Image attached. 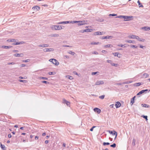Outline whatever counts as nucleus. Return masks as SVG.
<instances>
[{"label": "nucleus", "instance_id": "f257e3e1", "mask_svg": "<svg viewBox=\"0 0 150 150\" xmlns=\"http://www.w3.org/2000/svg\"><path fill=\"white\" fill-rule=\"evenodd\" d=\"M51 28L53 30H60L62 29H63L61 25H53L51 26Z\"/></svg>", "mask_w": 150, "mask_h": 150}, {"label": "nucleus", "instance_id": "f03ea898", "mask_svg": "<svg viewBox=\"0 0 150 150\" xmlns=\"http://www.w3.org/2000/svg\"><path fill=\"white\" fill-rule=\"evenodd\" d=\"M52 60V63L56 66H58L59 64V62L56 59H51L49 61Z\"/></svg>", "mask_w": 150, "mask_h": 150}, {"label": "nucleus", "instance_id": "7ed1b4c3", "mask_svg": "<svg viewBox=\"0 0 150 150\" xmlns=\"http://www.w3.org/2000/svg\"><path fill=\"white\" fill-rule=\"evenodd\" d=\"M108 132H109V133H110L111 134H112V135H115V139H116L117 136V133L115 131H108Z\"/></svg>", "mask_w": 150, "mask_h": 150}, {"label": "nucleus", "instance_id": "20e7f679", "mask_svg": "<svg viewBox=\"0 0 150 150\" xmlns=\"http://www.w3.org/2000/svg\"><path fill=\"white\" fill-rule=\"evenodd\" d=\"M148 91V89H145V90H143L140 91L139 93H138L137 94V95H141L142 93H146Z\"/></svg>", "mask_w": 150, "mask_h": 150}, {"label": "nucleus", "instance_id": "39448f33", "mask_svg": "<svg viewBox=\"0 0 150 150\" xmlns=\"http://www.w3.org/2000/svg\"><path fill=\"white\" fill-rule=\"evenodd\" d=\"M87 21H78V25H82L86 23Z\"/></svg>", "mask_w": 150, "mask_h": 150}, {"label": "nucleus", "instance_id": "423d86ee", "mask_svg": "<svg viewBox=\"0 0 150 150\" xmlns=\"http://www.w3.org/2000/svg\"><path fill=\"white\" fill-rule=\"evenodd\" d=\"M105 33L104 32H101L98 31V32H95L94 33V35H103V34H104Z\"/></svg>", "mask_w": 150, "mask_h": 150}, {"label": "nucleus", "instance_id": "0eeeda50", "mask_svg": "<svg viewBox=\"0 0 150 150\" xmlns=\"http://www.w3.org/2000/svg\"><path fill=\"white\" fill-rule=\"evenodd\" d=\"M104 83V82L103 81H98L95 84L96 85H100L101 84H103Z\"/></svg>", "mask_w": 150, "mask_h": 150}, {"label": "nucleus", "instance_id": "6e6552de", "mask_svg": "<svg viewBox=\"0 0 150 150\" xmlns=\"http://www.w3.org/2000/svg\"><path fill=\"white\" fill-rule=\"evenodd\" d=\"M113 38V37L111 36H103L102 38V39H111Z\"/></svg>", "mask_w": 150, "mask_h": 150}, {"label": "nucleus", "instance_id": "1a4fd4ad", "mask_svg": "<svg viewBox=\"0 0 150 150\" xmlns=\"http://www.w3.org/2000/svg\"><path fill=\"white\" fill-rule=\"evenodd\" d=\"M149 77V75L147 73H144L142 75L141 78H142L145 79Z\"/></svg>", "mask_w": 150, "mask_h": 150}, {"label": "nucleus", "instance_id": "9d476101", "mask_svg": "<svg viewBox=\"0 0 150 150\" xmlns=\"http://www.w3.org/2000/svg\"><path fill=\"white\" fill-rule=\"evenodd\" d=\"M54 49L53 48H45L43 50V51L45 52H49V51H53Z\"/></svg>", "mask_w": 150, "mask_h": 150}, {"label": "nucleus", "instance_id": "9b49d317", "mask_svg": "<svg viewBox=\"0 0 150 150\" xmlns=\"http://www.w3.org/2000/svg\"><path fill=\"white\" fill-rule=\"evenodd\" d=\"M93 110L95 112H96L98 114L100 113L101 111V110L100 109L97 108H94Z\"/></svg>", "mask_w": 150, "mask_h": 150}, {"label": "nucleus", "instance_id": "f8f14e48", "mask_svg": "<svg viewBox=\"0 0 150 150\" xmlns=\"http://www.w3.org/2000/svg\"><path fill=\"white\" fill-rule=\"evenodd\" d=\"M14 43H13V44L14 45H20L23 44L24 43V42L23 41H21L20 42H16V41H15Z\"/></svg>", "mask_w": 150, "mask_h": 150}, {"label": "nucleus", "instance_id": "ddd939ff", "mask_svg": "<svg viewBox=\"0 0 150 150\" xmlns=\"http://www.w3.org/2000/svg\"><path fill=\"white\" fill-rule=\"evenodd\" d=\"M24 54L23 53L18 54L16 53L14 55V56L16 57H22L23 56Z\"/></svg>", "mask_w": 150, "mask_h": 150}, {"label": "nucleus", "instance_id": "4468645a", "mask_svg": "<svg viewBox=\"0 0 150 150\" xmlns=\"http://www.w3.org/2000/svg\"><path fill=\"white\" fill-rule=\"evenodd\" d=\"M63 103H64L66 104L68 106L70 104V102L67 100H66L64 99H63Z\"/></svg>", "mask_w": 150, "mask_h": 150}, {"label": "nucleus", "instance_id": "2eb2a0df", "mask_svg": "<svg viewBox=\"0 0 150 150\" xmlns=\"http://www.w3.org/2000/svg\"><path fill=\"white\" fill-rule=\"evenodd\" d=\"M132 18L133 16H124V18L126 19V20H125V21H127L128 19H132Z\"/></svg>", "mask_w": 150, "mask_h": 150}, {"label": "nucleus", "instance_id": "dca6fc26", "mask_svg": "<svg viewBox=\"0 0 150 150\" xmlns=\"http://www.w3.org/2000/svg\"><path fill=\"white\" fill-rule=\"evenodd\" d=\"M121 105V104L120 102L117 101L116 103L115 106L117 108L120 107Z\"/></svg>", "mask_w": 150, "mask_h": 150}, {"label": "nucleus", "instance_id": "f3484780", "mask_svg": "<svg viewBox=\"0 0 150 150\" xmlns=\"http://www.w3.org/2000/svg\"><path fill=\"white\" fill-rule=\"evenodd\" d=\"M136 39L138 40L139 41H141V42H144L145 40L143 39H141L139 37L137 36H136Z\"/></svg>", "mask_w": 150, "mask_h": 150}, {"label": "nucleus", "instance_id": "a211bd4d", "mask_svg": "<svg viewBox=\"0 0 150 150\" xmlns=\"http://www.w3.org/2000/svg\"><path fill=\"white\" fill-rule=\"evenodd\" d=\"M70 23V22H69V21H62V22H60L57 23V24H67V23Z\"/></svg>", "mask_w": 150, "mask_h": 150}, {"label": "nucleus", "instance_id": "6ab92c4d", "mask_svg": "<svg viewBox=\"0 0 150 150\" xmlns=\"http://www.w3.org/2000/svg\"><path fill=\"white\" fill-rule=\"evenodd\" d=\"M32 9L35 11L36 10L38 11L40 9V8L38 6H35L33 7Z\"/></svg>", "mask_w": 150, "mask_h": 150}, {"label": "nucleus", "instance_id": "aec40b11", "mask_svg": "<svg viewBox=\"0 0 150 150\" xmlns=\"http://www.w3.org/2000/svg\"><path fill=\"white\" fill-rule=\"evenodd\" d=\"M142 28L145 31H148L150 30V27L148 26L142 27Z\"/></svg>", "mask_w": 150, "mask_h": 150}, {"label": "nucleus", "instance_id": "412c9836", "mask_svg": "<svg viewBox=\"0 0 150 150\" xmlns=\"http://www.w3.org/2000/svg\"><path fill=\"white\" fill-rule=\"evenodd\" d=\"M136 96H134L131 99V103L132 104L131 105H132L134 103V99L135 98Z\"/></svg>", "mask_w": 150, "mask_h": 150}, {"label": "nucleus", "instance_id": "4be33fe9", "mask_svg": "<svg viewBox=\"0 0 150 150\" xmlns=\"http://www.w3.org/2000/svg\"><path fill=\"white\" fill-rule=\"evenodd\" d=\"M136 35H132L128 36V38L130 39H135Z\"/></svg>", "mask_w": 150, "mask_h": 150}, {"label": "nucleus", "instance_id": "5701e85b", "mask_svg": "<svg viewBox=\"0 0 150 150\" xmlns=\"http://www.w3.org/2000/svg\"><path fill=\"white\" fill-rule=\"evenodd\" d=\"M141 106L142 107H144L145 108H149V105L145 104H141Z\"/></svg>", "mask_w": 150, "mask_h": 150}, {"label": "nucleus", "instance_id": "b1692460", "mask_svg": "<svg viewBox=\"0 0 150 150\" xmlns=\"http://www.w3.org/2000/svg\"><path fill=\"white\" fill-rule=\"evenodd\" d=\"M125 42H128V43H134L135 42V41L134 40H126Z\"/></svg>", "mask_w": 150, "mask_h": 150}, {"label": "nucleus", "instance_id": "393cba45", "mask_svg": "<svg viewBox=\"0 0 150 150\" xmlns=\"http://www.w3.org/2000/svg\"><path fill=\"white\" fill-rule=\"evenodd\" d=\"M12 47V46H2V47L5 49H8L11 48Z\"/></svg>", "mask_w": 150, "mask_h": 150}, {"label": "nucleus", "instance_id": "a878e982", "mask_svg": "<svg viewBox=\"0 0 150 150\" xmlns=\"http://www.w3.org/2000/svg\"><path fill=\"white\" fill-rule=\"evenodd\" d=\"M112 54L115 56H117V57H119V58H120V56H118V55H120L119 54V53H117V52H114V53H112Z\"/></svg>", "mask_w": 150, "mask_h": 150}, {"label": "nucleus", "instance_id": "bb28decb", "mask_svg": "<svg viewBox=\"0 0 150 150\" xmlns=\"http://www.w3.org/2000/svg\"><path fill=\"white\" fill-rule=\"evenodd\" d=\"M70 22L69 23H71L72 24L78 23V21H69Z\"/></svg>", "mask_w": 150, "mask_h": 150}, {"label": "nucleus", "instance_id": "cd10ccee", "mask_svg": "<svg viewBox=\"0 0 150 150\" xmlns=\"http://www.w3.org/2000/svg\"><path fill=\"white\" fill-rule=\"evenodd\" d=\"M92 30V29H85L83 31V32H91Z\"/></svg>", "mask_w": 150, "mask_h": 150}, {"label": "nucleus", "instance_id": "c85d7f7f", "mask_svg": "<svg viewBox=\"0 0 150 150\" xmlns=\"http://www.w3.org/2000/svg\"><path fill=\"white\" fill-rule=\"evenodd\" d=\"M68 52L69 54H71L73 55H74L75 54V53L74 52L71 51H69Z\"/></svg>", "mask_w": 150, "mask_h": 150}, {"label": "nucleus", "instance_id": "c756f323", "mask_svg": "<svg viewBox=\"0 0 150 150\" xmlns=\"http://www.w3.org/2000/svg\"><path fill=\"white\" fill-rule=\"evenodd\" d=\"M1 147L3 150H5L6 149L5 146L4 145L2 144L1 143Z\"/></svg>", "mask_w": 150, "mask_h": 150}, {"label": "nucleus", "instance_id": "7c9ffc66", "mask_svg": "<svg viewBox=\"0 0 150 150\" xmlns=\"http://www.w3.org/2000/svg\"><path fill=\"white\" fill-rule=\"evenodd\" d=\"M51 36L52 37H58L59 36V35L57 34H53Z\"/></svg>", "mask_w": 150, "mask_h": 150}, {"label": "nucleus", "instance_id": "2f4dec72", "mask_svg": "<svg viewBox=\"0 0 150 150\" xmlns=\"http://www.w3.org/2000/svg\"><path fill=\"white\" fill-rule=\"evenodd\" d=\"M112 46L111 45H107L104 46V47H112Z\"/></svg>", "mask_w": 150, "mask_h": 150}, {"label": "nucleus", "instance_id": "473e14b6", "mask_svg": "<svg viewBox=\"0 0 150 150\" xmlns=\"http://www.w3.org/2000/svg\"><path fill=\"white\" fill-rule=\"evenodd\" d=\"M117 46L118 47H125L126 46H125V45H123L122 44H119L117 45Z\"/></svg>", "mask_w": 150, "mask_h": 150}, {"label": "nucleus", "instance_id": "72a5a7b5", "mask_svg": "<svg viewBox=\"0 0 150 150\" xmlns=\"http://www.w3.org/2000/svg\"><path fill=\"white\" fill-rule=\"evenodd\" d=\"M100 44L99 42H92L91 43V45H98Z\"/></svg>", "mask_w": 150, "mask_h": 150}, {"label": "nucleus", "instance_id": "f704fd0d", "mask_svg": "<svg viewBox=\"0 0 150 150\" xmlns=\"http://www.w3.org/2000/svg\"><path fill=\"white\" fill-rule=\"evenodd\" d=\"M137 2L138 4H139V7H143V6L142 4L140 3V1H139V0H138L137 1Z\"/></svg>", "mask_w": 150, "mask_h": 150}, {"label": "nucleus", "instance_id": "c9c22d12", "mask_svg": "<svg viewBox=\"0 0 150 150\" xmlns=\"http://www.w3.org/2000/svg\"><path fill=\"white\" fill-rule=\"evenodd\" d=\"M66 77L67 78H68L70 80H71L73 79V78L72 76H69V75L66 76Z\"/></svg>", "mask_w": 150, "mask_h": 150}, {"label": "nucleus", "instance_id": "e433bc0d", "mask_svg": "<svg viewBox=\"0 0 150 150\" xmlns=\"http://www.w3.org/2000/svg\"><path fill=\"white\" fill-rule=\"evenodd\" d=\"M110 147H112L113 148H115L116 147V144L115 143H114L110 145Z\"/></svg>", "mask_w": 150, "mask_h": 150}, {"label": "nucleus", "instance_id": "4c0bfd02", "mask_svg": "<svg viewBox=\"0 0 150 150\" xmlns=\"http://www.w3.org/2000/svg\"><path fill=\"white\" fill-rule=\"evenodd\" d=\"M55 74V72H50L49 73V74L50 75H54Z\"/></svg>", "mask_w": 150, "mask_h": 150}, {"label": "nucleus", "instance_id": "58836bf2", "mask_svg": "<svg viewBox=\"0 0 150 150\" xmlns=\"http://www.w3.org/2000/svg\"><path fill=\"white\" fill-rule=\"evenodd\" d=\"M19 81L20 82H23L24 83H26L27 82V81L26 80H19Z\"/></svg>", "mask_w": 150, "mask_h": 150}, {"label": "nucleus", "instance_id": "ea45409f", "mask_svg": "<svg viewBox=\"0 0 150 150\" xmlns=\"http://www.w3.org/2000/svg\"><path fill=\"white\" fill-rule=\"evenodd\" d=\"M110 144V143L109 142H104L103 143V145L104 146H105L106 145H109Z\"/></svg>", "mask_w": 150, "mask_h": 150}, {"label": "nucleus", "instance_id": "a19ab883", "mask_svg": "<svg viewBox=\"0 0 150 150\" xmlns=\"http://www.w3.org/2000/svg\"><path fill=\"white\" fill-rule=\"evenodd\" d=\"M124 16H120L117 17L116 18H124Z\"/></svg>", "mask_w": 150, "mask_h": 150}, {"label": "nucleus", "instance_id": "79ce46f5", "mask_svg": "<svg viewBox=\"0 0 150 150\" xmlns=\"http://www.w3.org/2000/svg\"><path fill=\"white\" fill-rule=\"evenodd\" d=\"M142 117L144 118L147 121L148 120L147 116L143 115L142 116Z\"/></svg>", "mask_w": 150, "mask_h": 150}, {"label": "nucleus", "instance_id": "37998d69", "mask_svg": "<svg viewBox=\"0 0 150 150\" xmlns=\"http://www.w3.org/2000/svg\"><path fill=\"white\" fill-rule=\"evenodd\" d=\"M99 72H93L92 73V75H95L97 74H99Z\"/></svg>", "mask_w": 150, "mask_h": 150}, {"label": "nucleus", "instance_id": "c03bdc74", "mask_svg": "<svg viewBox=\"0 0 150 150\" xmlns=\"http://www.w3.org/2000/svg\"><path fill=\"white\" fill-rule=\"evenodd\" d=\"M131 47L132 48H137V46L136 45H132L131 46Z\"/></svg>", "mask_w": 150, "mask_h": 150}, {"label": "nucleus", "instance_id": "a18cd8bd", "mask_svg": "<svg viewBox=\"0 0 150 150\" xmlns=\"http://www.w3.org/2000/svg\"><path fill=\"white\" fill-rule=\"evenodd\" d=\"M30 59H28L23 60V62H29L30 61Z\"/></svg>", "mask_w": 150, "mask_h": 150}, {"label": "nucleus", "instance_id": "49530a36", "mask_svg": "<svg viewBox=\"0 0 150 150\" xmlns=\"http://www.w3.org/2000/svg\"><path fill=\"white\" fill-rule=\"evenodd\" d=\"M40 79L45 80H47L48 79L46 77H40Z\"/></svg>", "mask_w": 150, "mask_h": 150}, {"label": "nucleus", "instance_id": "de8ad7c7", "mask_svg": "<svg viewBox=\"0 0 150 150\" xmlns=\"http://www.w3.org/2000/svg\"><path fill=\"white\" fill-rule=\"evenodd\" d=\"M105 96L104 95H103L99 96V98L101 99H103L104 98Z\"/></svg>", "mask_w": 150, "mask_h": 150}, {"label": "nucleus", "instance_id": "09e8293b", "mask_svg": "<svg viewBox=\"0 0 150 150\" xmlns=\"http://www.w3.org/2000/svg\"><path fill=\"white\" fill-rule=\"evenodd\" d=\"M42 83H46V84H48V83H49V82H48L47 81H42Z\"/></svg>", "mask_w": 150, "mask_h": 150}, {"label": "nucleus", "instance_id": "8fccbe9b", "mask_svg": "<svg viewBox=\"0 0 150 150\" xmlns=\"http://www.w3.org/2000/svg\"><path fill=\"white\" fill-rule=\"evenodd\" d=\"M64 47H71V46L69 45H64L62 46Z\"/></svg>", "mask_w": 150, "mask_h": 150}, {"label": "nucleus", "instance_id": "3c124183", "mask_svg": "<svg viewBox=\"0 0 150 150\" xmlns=\"http://www.w3.org/2000/svg\"><path fill=\"white\" fill-rule=\"evenodd\" d=\"M92 53L93 54H94L96 55L98 54V52L96 51H94L93 52H92Z\"/></svg>", "mask_w": 150, "mask_h": 150}, {"label": "nucleus", "instance_id": "603ef678", "mask_svg": "<svg viewBox=\"0 0 150 150\" xmlns=\"http://www.w3.org/2000/svg\"><path fill=\"white\" fill-rule=\"evenodd\" d=\"M137 86H139L141 85V83L139 82L136 83Z\"/></svg>", "mask_w": 150, "mask_h": 150}, {"label": "nucleus", "instance_id": "864d4df0", "mask_svg": "<svg viewBox=\"0 0 150 150\" xmlns=\"http://www.w3.org/2000/svg\"><path fill=\"white\" fill-rule=\"evenodd\" d=\"M112 65L115 67H117L118 65V64H112Z\"/></svg>", "mask_w": 150, "mask_h": 150}, {"label": "nucleus", "instance_id": "5fc2aeb1", "mask_svg": "<svg viewBox=\"0 0 150 150\" xmlns=\"http://www.w3.org/2000/svg\"><path fill=\"white\" fill-rule=\"evenodd\" d=\"M17 40H15L14 39H12V40H10L9 41V42H15V41H16Z\"/></svg>", "mask_w": 150, "mask_h": 150}, {"label": "nucleus", "instance_id": "6e6d98bb", "mask_svg": "<svg viewBox=\"0 0 150 150\" xmlns=\"http://www.w3.org/2000/svg\"><path fill=\"white\" fill-rule=\"evenodd\" d=\"M15 64V63L14 62H13L8 63V65H11V64L13 65V64Z\"/></svg>", "mask_w": 150, "mask_h": 150}, {"label": "nucleus", "instance_id": "4d7b16f0", "mask_svg": "<svg viewBox=\"0 0 150 150\" xmlns=\"http://www.w3.org/2000/svg\"><path fill=\"white\" fill-rule=\"evenodd\" d=\"M19 78L21 79H26V78L25 76H24V77L20 76L19 77Z\"/></svg>", "mask_w": 150, "mask_h": 150}, {"label": "nucleus", "instance_id": "13d9d810", "mask_svg": "<svg viewBox=\"0 0 150 150\" xmlns=\"http://www.w3.org/2000/svg\"><path fill=\"white\" fill-rule=\"evenodd\" d=\"M117 15V14H109V16H115Z\"/></svg>", "mask_w": 150, "mask_h": 150}, {"label": "nucleus", "instance_id": "bf43d9fd", "mask_svg": "<svg viewBox=\"0 0 150 150\" xmlns=\"http://www.w3.org/2000/svg\"><path fill=\"white\" fill-rule=\"evenodd\" d=\"M95 127H95V126H93V127H92V128H91L90 129V131H93V128H95Z\"/></svg>", "mask_w": 150, "mask_h": 150}, {"label": "nucleus", "instance_id": "052dcab7", "mask_svg": "<svg viewBox=\"0 0 150 150\" xmlns=\"http://www.w3.org/2000/svg\"><path fill=\"white\" fill-rule=\"evenodd\" d=\"M107 62L108 63H110V64H112V63H111V60H107Z\"/></svg>", "mask_w": 150, "mask_h": 150}, {"label": "nucleus", "instance_id": "680f3d73", "mask_svg": "<svg viewBox=\"0 0 150 150\" xmlns=\"http://www.w3.org/2000/svg\"><path fill=\"white\" fill-rule=\"evenodd\" d=\"M44 45H38V46L40 47H45V46Z\"/></svg>", "mask_w": 150, "mask_h": 150}, {"label": "nucleus", "instance_id": "e2e57ef3", "mask_svg": "<svg viewBox=\"0 0 150 150\" xmlns=\"http://www.w3.org/2000/svg\"><path fill=\"white\" fill-rule=\"evenodd\" d=\"M49 45L48 44H44L45 47H47L49 46Z\"/></svg>", "mask_w": 150, "mask_h": 150}, {"label": "nucleus", "instance_id": "0e129e2a", "mask_svg": "<svg viewBox=\"0 0 150 150\" xmlns=\"http://www.w3.org/2000/svg\"><path fill=\"white\" fill-rule=\"evenodd\" d=\"M102 52L103 53H107V52L105 50H103L102 51Z\"/></svg>", "mask_w": 150, "mask_h": 150}, {"label": "nucleus", "instance_id": "69168bd1", "mask_svg": "<svg viewBox=\"0 0 150 150\" xmlns=\"http://www.w3.org/2000/svg\"><path fill=\"white\" fill-rule=\"evenodd\" d=\"M64 57H65L66 58L69 59V57L67 55H65Z\"/></svg>", "mask_w": 150, "mask_h": 150}, {"label": "nucleus", "instance_id": "338daca9", "mask_svg": "<svg viewBox=\"0 0 150 150\" xmlns=\"http://www.w3.org/2000/svg\"><path fill=\"white\" fill-rule=\"evenodd\" d=\"M13 51L14 52H18V50H14Z\"/></svg>", "mask_w": 150, "mask_h": 150}, {"label": "nucleus", "instance_id": "774afa93", "mask_svg": "<svg viewBox=\"0 0 150 150\" xmlns=\"http://www.w3.org/2000/svg\"><path fill=\"white\" fill-rule=\"evenodd\" d=\"M8 137L9 138H11V135L10 134H8Z\"/></svg>", "mask_w": 150, "mask_h": 150}]
</instances>
